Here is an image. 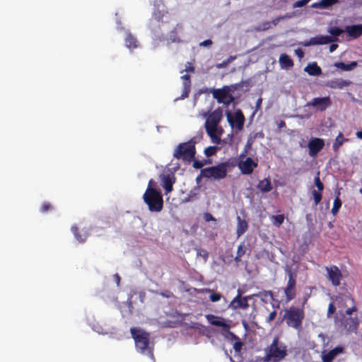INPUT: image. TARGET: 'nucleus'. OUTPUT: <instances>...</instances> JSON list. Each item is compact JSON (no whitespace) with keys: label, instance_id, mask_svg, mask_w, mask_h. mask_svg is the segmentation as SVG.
<instances>
[{"label":"nucleus","instance_id":"nucleus-12","mask_svg":"<svg viewBox=\"0 0 362 362\" xmlns=\"http://www.w3.org/2000/svg\"><path fill=\"white\" fill-rule=\"evenodd\" d=\"M332 105V100L329 96L322 98H314L306 105L308 107H313L317 110L323 112Z\"/></svg>","mask_w":362,"mask_h":362},{"label":"nucleus","instance_id":"nucleus-55","mask_svg":"<svg viewBox=\"0 0 362 362\" xmlns=\"http://www.w3.org/2000/svg\"><path fill=\"white\" fill-rule=\"evenodd\" d=\"M278 127L279 129H282L284 127H286V123L284 121L281 120L280 122L278 124Z\"/></svg>","mask_w":362,"mask_h":362},{"label":"nucleus","instance_id":"nucleus-23","mask_svg":"<svg viewBox=\"0 0 362 362\" xmlns=\"http://www.w3.org/2000/svg\"><path fill=\"white\" fill-rule=\"evenodd\" d=\"M305 71L310 76H319L322 74L321 68L317 64L316 62H313L312 64H309L305 68Z\"/></svg>","mask_w":362,"mask_h":362},{"label":"nucleus","instance_id":"nucleus-25","mask_svg":"<svg viewBox=\"0 0 362 362\" xmlns=\"http://www.w3.org/2000/svg\"><path fill=\"white\" fill-rule=\"evenodd\" d=\"M257 188L262 192H269L272 189V185L271 181L268 178H264L262 180H260L257 185Z\"/></svg>","mask_w":362,"mask_h":362},{"label":"nucleus","instance_id":"nucleus-26","mask_svg":"<svg viewBox=\"0 0 362 362\" xmlns=\"http://www.w3.org/2000/svg\"><path fill=\"white\" fill-rule=\"evenodd\" d=\"M279 63L282 68H289L293 66V60L286 54H281L279 57Z\"/></svg>","mask_w":362,"mask_h":362},{"label":"nucleus","instance_id":"nucleus-44","mask_svg":"<svg viewBox=\"0 0 362 362\" xmlns=\"http://www.w3.org/2000/svg\"><path fill=\"white\" fill-rule=\"evenodd\" d=\"M336 312V308L333 303H330L328 306L327 310V317H329L331 315L334 314Z\"/></svg>","mask_w":362,"mask_h":362},{"label":"nucleus","instance_id":"nucleus-48","mask_svg":"<svg viewBox=\"0 0 362 362\" xmlns=\"http://www.w3.org/2000/svg\"><path fill=\"white\" fill-rule=\"evenodd\" d=\"M243 346L241 341H237L233 344V349L235 351H240Z\"/></svg>","mask_w":362,"mask_h":362},{"label":"nucleus","instance_id":"nucleus-2","mask_svg":"<svg viewBox=\"0 0 362 362\" xmlns=\"http://www.w3.org/2000/svg\"><path fill=\"white\" fill-rule=\"evenodd\" d=\"M198 141V138L192 137L187 142L179 144L173 152L174 158L184 162L191 163L195 158V145Z\"/></svg>","mask_w":362,"mask_h":362},{"label":"nucleus","instance_id":"nucleus-43","mask_svg":"<svg viewBox=\"0 0 362 362\" xmlns=\"http://www.w3.org/2000/svg\"><path fill=\"white\" fill-rule=\"evenodd\" d=\"M192 161H193V167L196 169L202 168L206 163V160L200 161L198 160H195V158Z\"/></svg>","mask_w":362,"mask_h":362},{"label":"nucleus","instance_id":"nucleus-39","mask_svg":"<svg viewBox=\"0 0 362 362\" xmlns=\"http://www.w3.org/2000/svg\"><path fill=\"white\" fill-rule=\"evenodd\" d=\"M312 194L313 196L315 205L317 206L322 200V192L313 189L312 191Z\"/></svg>","mask_w":362,"mask_h":362},{"label":"nucleus","instance_id":"nucleus-64","mask_svg":"<svg viewBox=\"0 0 362 362\" xmlns=\"http://www.w3.org/2000/svg\"><path fill=\"white\" fill-rule=\"evenodd\" d=\"M182 78L183 79H185V80H188V81H189V78H190V77H189V75H187V74H185V75L182 76Z\"/></svg>","mask_w":362,"mask_h":362},{"label":"nucleus","instance_id":"nucleus-40","mask_svg":"<svg viewBox=\"0 0 362 362\" xmlns=\"http://www.w3.org/2000/svg\"><path fill=\"white\" fill-rule=\"evenodd\" d=\"M53 209V206L49 203L45 202L42 204L40 211L41 213H47Z\"/></svg>","mask_w":362,"mask_h":362},{"label":"nucleus","instance_id":"nucleus-32","mask_svg":"<svg viewBox=\"0 0 362 362\" xmlns=\"http://www.w3.org/2000/svg\"><path fill=\"white\" fill-rule=\"evenodd\" d=\"M247 248L243 243H241L238 247L236 252V256L234 258L235 262L238 263L241 261V258L245 255Z\"/></svg>","mask_w":362,"mask_h":362},{"label":"nucleus","instance_id":"nucleus-11","mask_svg":"<svg viewBox=\"0 0 362 362\" xmlns=\"http://www.w3.org/2000/svg\"><path fill=\"white\" fill-rule=\"evenodd\" d=\"M327 272V279L332 283L334 286H339L341 284L342 274L340 269L336 265L325 267Z\"/></svg>","mask_w":362,"mask_h":362},{"label":"nucleus","instance_id":"nucleus-60","mask_svg":"<svg viewBox=\"0 0 362 362\" xmlns=\"http://www.w3.org/2000/svg\"><path fill=\"white\" fill-rule=\"evenodd\" d=\"M270 24H271L270 22H267V23H264V25H264L263 30H267V29L269 28H270Z\"/></svg>","mask_w":362,"mask_h":362},{"label":"nucleus","instance_id":"nucleus-45","mask_svg":"<svg viewBox=\"0 0 362 362\" xmlns=\"http://www.w3.org/2000/svg\"><path fill=\"white\" fill-rule=\"evenodd\" d=\"M308 2L306 1V0H298L294 2L293 4V8H299L303 7L305 6Z\"/></svg>","mask_w":362,"mask_h":362},{"label":"nucleus","instance_id":"nucleus-47","mask_svg":"<svg viewBox=\"0 0 362 362\" xmlns=\"http://www.w3.org/2000/svg\"><path fill=\"white\" fill-rule=\"evenodd\" d=\"M276 316V311L273 310L269 315L268 317L266 320V322L268 323H270L272 321H273L275 319Z\"/></svg>","mask_w":362,"mask_h":362},{"label":"nucleus","instance_id":"nucleus-18","mask_svg":"<svg viewBox=\"0 0 362 362\" xmlns=\"http://www.w3.org/2000/svg\"><path fill=\"white\" fill-rule=\"evenodd\" d=\"M205 317L208 322L210 323L211 325L221 327L225 329H229L230 327L229 325L227 324L225 322V320L221 317H218L212 314L206 315Z\"/></svg>","mask_w":362,"mask_h":362},{"label":"nucleus","instance_id":"nucleus-4","mask_svg":"<svg viewBox=\"0 0 362 362\" xmlns=\"http://www.w3.org/2000/svg\"><path fill=\"white\" fill-rule=\"evenodd\" d=\"M305 317V312L303 308L291 306L285 310L283 320L286 325L298 331L303 329V321Z\"/></svg>","mask_w":362,"mask_h":362},{"label":"nucleus","instance_id":"nucleus-3","mask_svg":"<svg viewBox=\"0 0 362 362\" xmlns=\"http://www.w3.org/2000/svg\"><path fill=\"white\" fill-rule=\"evenodd\" d=\"M223 117L222 110L218 107L211 112L207 117L205 122V129L208 135L214 143L218 144L221 142V138L218 135V125Z\"/></svg>","mask_w":362,"mask_h":362},{"label":"nucleus","instance_id":"nucleus-53","mask_svg":"<svg viewBox=\"0 0 362 362\" xmlns=\"http://www.w3.org/2000/svg\"><path fill=\"white\" fill-rule=\"evenodd\" d=\"M262 102V99L261 98L257 99V100L256 101V110H259L260 108Z\"/></svg>","mask_w":362,"mask_h":362},{"label":"nucleus","instance_id":"nucleus-37","mask_svg":"<svg viewBox=\"0 0 362 362\" xmlns=\"http://www.w3.org/2000/svg\"><path fill=\"white\" fill-rule=\"evenodd\" d=\"M344 32H345V29L342 30L337 27H332V28H330L329 30V33L332 35L331 37H335V38H337V37L339 36Z\"/></svg>","mask_w":362,"mask_h":362},{"label":"nucleus","instance_id":"nucleus-5","mask_svg":"<svg viewBox=\"0 0 362 362\" xmlns=\"http://www.w3.org/2000/svg\"><path fill=\"white\" fill-rule=\"evenodd\" d=\"M143 199L150 211L160 212L163 208V199L160 190L147 188L143 195Z\"/></svg>","mask_w":362,"mask_h":362},{"label":"nucleus","instance_id":"nucleus-41","mask_svg":"<svg viewBox=\"0 0 362 362\" xmlns=\"http://www.w3.org/2000/svg\"><path fill=\"white\" fill-rule=\"evenodd\" d=\"M216 151V146H209L204 149V154L207 157L212 156L214 154H215Z\"/></svg>","mask_w":362,"mask_h":362},{"label":"nucleus","instance_id":"nucleus-62","mask_svg":"<svg viewBox=\"0 0 362 362\" xmlns=\"http://www.w3.org/2000/svg\"><path fill=\"white\" fill-rule=\"evenodd\" d=\"M356 135L358 139H362V132H357Z\"/></svg>","mask_w":362,"mask_h":362},{"label":"nucleus","instance_id":"nucleus-31","mask_svg":"<svg viewBox=\"0 0 362 362\" xmlns=\"http://www.w3.org/2000/svg\"><path fill=\"white\" fill-rule=\"evenodd\" d=\"M203 292L210 293L209 299L211 302H217L221 299L222 295L219 293H215L214 290L211 288H204Z\"/></svg>","mask_w":362,"mask_h":362},{"label":"nucleus","instance_id":"nucleus-50","mask_svg":"<svg viewBox=\"0 0 362 362\" xmlns=\"http://www.w3.org/2000/svg\"><path fill=\"white\" fill-rule=\"evenodd\" d=\"M189 87H185V89H184V91L182 93V94L181 95V98L183 99V98H187L188 95H189Z\"/></svg>","mask_w":362,"mask_h":362},{"label":"nucleus","instance_id":"nucleus-21","mask_svg":"<svg viewBox=\"0 0 362 362\" xmlns=\"http://www.w3.org/2000/svg\"><path fill=\"white\" fill-rule=\"evenodd\" d=\"M237 221L238 224L236 234L238 238H239L247 231L248 228V224L245 220L242 219L239 216H237Z\"/></svg>","mask_w":362,"mask_h":362},{"label":"nucleus","instance_id":"nucleus-10","mask_svg":"<svg viewBox=\"0 0 362 362\" xmlns=\"http://www.w3.org/2000/svg\"><path fill=\"white\" fill-rule=\"evenodd\" d=\"M227 119L232 128L235 127L239 131L243 129L245 119L241 110L238 109L235 112L234 115H233L230 112H228Z\"/></svg>","mask_w":362,"mask_h":362},{"label":"nucleus","instance_id":"nucleus-54","mask_svg":"<svg viewBox=\"0 0 362 362\" xmlns=\"http://www.w3.org/2000/svg\"><path fill=\"white\" fill-rule=\"evenodd\" d=\"M337 47H338V45L337 44H332L329 46V52H333L334 51H335L337 49Z\"/></svg>","mask_w":362,"mask_h":362},{"label":"nucleus","instance_id":"nucleus-13","mask_svg":"<svg viewBox=\"0 0 362 362\" xmlns=\"http://www.w3.org/2000/svg\"><path fill=\"white\" fill-rule=\"evenodd\" d=\"M238 166L243 175H250L253 172L254 168L257 167V163L250 157H247L245 160L240 161Z\"/></svg>","mask_w":362,"mask_h":362},{"label":"nucleus","instance_id":"nucleus-63","mask_svg":"<svg viewBox=\"0 0 362 362\" xmlns=\"http://www.w3.org/2000/svg\"><path fill=\"white\" fill-rule=\"evenodd\" d=\"M243 291H242L240 288H238V289L237 290V295H236V296H242V295H243Z\"/></svg>","mask_w":362,"mask_h":362},{"label":"nucleus","instance_id":"nucleus-7","mask_svg":"<svg viewBox=\"0 0 362 362\" xmlns=\"http://www.w3.org/2000/svg\"><path fill=\"white\" fill-rule=\"evenodd\" d=\"M284 271L288 275V282L284 288V293L286 296V302H289L294 299L296 296V272H293L292 269L286 266Z\"/></svg>","mask_w":362,"mask_h":362},{"label":"nucleus","instance_id":"nucleus-51","mask_svg":"<svg viewBox=\"0 0 362 362\" xmlns=\"http://www.w3.org/2000/svg\"><path fill=\"white\" fill-rule=\"evenodd\" d=\"M355 311H356V307L354 305H353V306H352L351 308H348V309L346 310V314L347 315H352V313H353L354 312H355Z\"/></svg>","mask_w":362,"mask_h":362},{"label":"nucleus","instance_id":"nucleus-52","mask_svg":"<svg viewBox=\"0 0 362 362\" xmlns=\"http://www.w3.org/2000/svg\"><path fill=\"white\" fill-rule=\"evenodd\" d=\"M283 18H284V17H283V16H279V17L276 18L275 19H274V20L271 22V23H272L274 25H277V23H279V21L280 20L283 19Z\"/></svg>","mask_w":362,"mask_h":362},{"label":"nucleus","instance_id":"nucleus-49","mask_svg":"<svg viewBox=\"0 0 362 362\" xmlns=\"http://www.w3.org/2000/svg\"><path fill=\"white\" fill-rule=\"evenodd\" d=\"M212 44H213V42H212V41L211 40H206L202 42L199 44V46H201V47H208V46H211Z\"/></svg>","mask_w":362,"mask_h":362},{"label":"nucleus","instance_id":"nucleus-9","mask_svg":"<svg viewBox=\"0 0 362 362\" xmlns=\"http://www.w3.org/2000/svg\"><path fill=\"white\" fill-rule=\"evenodd\" d=\"M286 355V350L278 346L277 341L275 339L270 345L269 351L264 358L267 362H269L273 359L274 362H276L284 358Z\"/></svg>","mask_w":362,"mask_h":362},{"label":"nucleus","instance_id":"nucleus-20","mask_svg":"<svg viewBox=\"0 0 362 362\" xmlns=\"http://www.w3.org/2000/svg\"><path fill=\"white\" fill-rule=\"evenodd\" d=\"M343 347L337 346L322 356L323 362H332V360L339 354L343 352Z\"/></svg>","mask_w":362,"mask_h":362},{"label":"nucleus","instance_id":"nucleus-29","mask_svg":"<svg viewBox=\"0 0 362 362\" xmlns=\"http://www.w3.org/2000/svg\"><path fill=\"white\" fill-rule=\"evenodd\" d=\"M125 45L129 49L136 48L138 47V41L134 35L129 33L125 38Z\"/></svg>","mask_w":362,"mask_h":362},{"label":"nucleus","instance_id":"nucleus-36","mask_svg":"<svg viewBox=\"0 0 362 362\" xmlns=\"http://www.w3.org/2000/svg\"><path fill=\"white\" fill-rule=\"evenodd\" d=\"M341 206V202L340 199L339 197H336L335 199L334 200L333 206L332 209V213L333 214V215H336L338 213Z\"/></svg>","mask_w":362,"mask_h":362},{"label":"nucleus","instance_id":"nucleus-56","mask_svg":"<svg viewBox=\"0 0 362 362\" xmlns=\"http://www.w3.org/2000/svg\"><path fill=\"white\" fill-rule=\"evenodd\" d=\"M296 53L299 57H302L303 56V52L300 49H296Z\"/></svg>","mask_w":362,"mask_h":362},{"label":"nucleus","instance_id":"nucleus-8","mask_svg":"<svg viewBox=\"0 0 362 362\" xmlns=\"http://www.w3.org/2000/svg\"><path fill=\"white\" fill-rule=\"evenodd\" d=\"M212 95L218 103H223L226 105H229L235 100L233 95L230 93L228 86H224L221 88L214 89Z\"/></svg>","mask_w":362,"mask_h":362},{"label":"nucleus","instance_id":"nucleus-34","mask_svg":"<svg viewBox=\"0 0 362 362\" xmlns=\"http://www.w3.org/2000/svg\"><path fill=\"white\" fill-rule=\"evenodd\" d=\"M255 297L260 298L262 300L265 301V299L268 297L270 298V299H274V294L272 291H263L261 292H259L258 293H255Z\"/></svg>","mask_w":362,"mask_h":362},{"label":"nucleus","instance_id":"nucleus-42","mask_svg":"<svg viewBox=\"0 0 362 362\" xmlns=\"http://www.w3.org/2000/svg\"><path fill=\"white\" fill-rule=\"evenodd\" d=\"M245 82L241 81L240 83H235L230 86H228V88H230V93L232 94L235 90H238L241 88H243Z\"/></svg>","mask_w":362,"mask_h":362},{"label":"nucleus","instance_id":"nucleus-1","mask_svg":"<svg viewBox=\"0 0 362 362\" xmlns=\"http://www.w3.org/2000/svg\"><path fill=\"white\" fill-rule=\"evenodd\" d=\"M132 337L134 340L136 350L149 356L154 360L153 344L150 342V334L146 331L136 327L130 329Z\"/></svg>","mask_w":362,"mask_h":362},{"label":"nucleus","instance_id":"nucleus-57","mask_svg":"<svg viewBox=\"0 0 362 362\" xmlns=\"http://www.w3.org/2000/svg\"><path fill=\"white\" fill-rule=\"evenodd\" d=\"M114 277H115V281H116V282H117V285H119V282H120V276H119V274H115L114 275Z\"/></svg>","mask_w":362,"mask_h":362},{"label":"nucleus","instance_id":"nucleus-27","mask_svg":"<svg viewBox=\"0 0 362 362\" xmlns=\"http://www.w3.org/2000/svg\"><path fill=\"white\" fill-rule=\"evenodd\" d=\"M346 141H348V139H344L343 134L341 132H339V134L337 135V136L336 137V139L333 143V145H332L334 151L337 152L339 151V148Z\"/></svg>","mask_w":362,"mask_h":362},{"label":"nucleus","instance_id":"nucleus-46","mask_svg":"<svg viewBox=\"0 0 362 362\" xmlns=\"http://www.w3.org/2000/svg\"><path fill=\"white\" fill-rule=\"evenodd\" d=\"M204 218L206 222L216 221V218L209 213H205L204 214Z\"/></svg>","mask_w":362,"mask_h":362},{"label":"nucleus","instance_id":"nucleus-15","mask_svg":"<svg viewBox=\"0 0 362 362\" xmlns=\"http://www.w3.org/2000/svg\"><path fill=\"white\" fill-rule=\"evenodd\" d=\"M228 308L233 310L238 309L247 310L249 308V303H247L246 298L236 296L229 303Z\"/></svg>","mask_w":362,"mask_h":362},{"label":"nucleus","instance_id":"nucleus-22","mask_svg":"<svg viewBox=\"0 0 362 362\" xmlns=\"http://www.w3.org/2000/svg\"><path fill=\"white\" fill-rule=\"evenodd\" d=\"M359 325L357 317H349L345 320V327L349 332H356Z\"/></svg>","mask_w":362,"mask_h":362},{"label":"nucleus","instance_id":"nucleus-17","mask_svg":"<svg viewBox=\"0 0 362 362\" xmlns=\"http://www.w3.org/2000/svg\"><path fill=\"white\" fill-rule=\"evenodd\" d=\"M175 182L174 175H163L161 178V185L166 193L171 192L173 190V184Z\"/></svg>","mask_w":362,"mask_h":362},{"label":"nucleus","instance_id":"nucleus-19","mask_svg":"<svg viewBox=\"0 0 362 362\" xmlns=\"http://www.w3.org/2000/svg\"><path fill=\"white\" fill-rule=\"evenodd\" d=\"M347 35L354 38H358L362 35V24L347 25L345 27Z\"/></svg>","mask_w":362,"mask_h":362},{"label":"nucleus","instance_id":"nucleus-58","mask_svg":"<svg viewBox=\"0 0 362 362\" xmlns=\"http://www.w3.org/2000/svg\"><path fill=\"white\" fill-rule=\"evenodd\" d=\"M154 184V182L153 180H150L149 182H148V187L147 188H151V189H155L153 185Z\"/></svg>","mask_w":362,"mask_h":362},{"label":"nucleus","instance_id":"nucleus-6","mask_svg":"<svg viewBox=\"0 0 362 362\" xmlns=\"http://www.w3.org/2000/svg\"><path fill=\"white\" fill-rule=\"evenodd\" d=\"M227 168L228 164L226 163H221L216 166L204 168L201 170L200 175L197 177V181L199 180L200 177L218 180L223 179L227 175Z\"/></svg>","mask_w":362,"mask_h":362},{"label":"nucleus","instance_id":"nucleus-28","mask_svg":"<svg viewBox=\"0 0 362 362\" xmlns=\"http://www.w3.org/2000/svg\"><path fill=\"white\" fill-rule=\"evenodd\" d=\"M357 66L356 62H351L350 64H345L344 62H336L334 66L340 69L343 71H351L353 70Z\"/></svg>","mask_w":362,"mask_h":362},{"label":"nucleus","instance_id":"nucleus-61","mask_svg":"<svg viewBox=\"0 0 362 362\" xmlns=\"http://www.w3.org/2000/svg\"><path fill=\"white\" fill-rule=\"evenodd\" d=\"M251 362H267V361L263 360L262 358H257L255 361H252Z\"/></svg>","mask_w":362,"mask_h":362},{"label":"nucleus","instance_id":"nucleus-35","mask_svg":"<svg viewBox=\"0 0 362 362\" xmlns=\"http://www.w3.org/2000/svg\"><path fill=\"white\" fill-rule=\"evenodd\" d=\"M71 229L72 233L74 234L75 238H76V240L78 242L83 243L86 240V237H87L86 235H85V234L83 235H80L78 233V228L77 226H73Z\"/></svg>","mask_w":362,"mask_h":362},{"label":"nucleus","instance_id":"nucleus-24","mask_svg":"<svg viewBox=\"0 0 362 362\" xmlns=\"http://www.w3.org/2000/svg\"><path fill=\"white\" fill-rule=\"evenodd\" d=\"M339 0H321L319 2H315L311 5L312 8H327L335 4H337Z\"/></svg>","mask_w":362,"mask_h":362},{"label":"nucleus","instance_id":"nucleus-30","mask_svg":"<svg viewBox=\"0 0 362 362\" xmlns=\"http://www.w3.org/2000/svg\"><path fill=\"white\" fill-rule=\"evenodd\" d=\"M351 82L344 79H335L331 81V87L333 88H343L349 86Z\"/></svg>","mask_w":362,"mask_h":362},{"label":"nucleus","instance_id":"nucleus-14","mask_svg":"<svg viewBox=\"0 0 362 362\" xmlns=\"http://www.w3.org/2000/svg\"><path fill=\"white\" fill-rule=\"evenodd\" d=\"M324 146L325 141L322 139H311L308 144L309 155L313 157L315 156L323 148Z\"/></svg>","mask_w":362,"mask_h":362},{"label":"nucleus","instance_id":"nucleus-33","mask_svg":"<svg viewBox=\"0 0 362 362\" xmlns=\"http://www.w3.org/2000/svg\"><path fill=\"white\" fill-rule=\"evenodd\" d=\"M272 223L276 227H280L284 221V215H274L272 216Z\"/></svg>","mask_w":362,"mask_h":362},{"label":"nucleus","instance_id":"nucleus-38","mask_svg":"<svg viewBox=\"0 0 362 362\" xmlns=\"http://www.w3.org/2000/svg\"><path fill=\"white\" fill-rule=\"evenodd\" d=\"M314 182L316 187L317 188V191L322 192L324 189V185L320 180L319 172L317 173L316 176L314 178Z\"/></svg>","mask_w":362,"mask_h":362},{"label":"nucleus","instance_id":"nucleus-16","mask_svg":"<svg viewBox=\"0 0 362 362\" xmlns=\"http://www.w3.org/2000/svg\"><path fill=\"white\" fill-rule=\"evenodd\" d=\"M337 40V38L330 37L329 35H317L310 39L309 42L305 44L306 46L316 45H327Z\"/></svg>","mask_w":362,"mask_h":362},{"label":"nucleus","instance_id":"nucleus-59","mask_svg":"<svg viewBox=\"0 0 362 362\" xmlns=\"http://www.w3.org/2000/svg\"><path fill=\"white\" fill-rule=\"evenodd\" d=\"M244 298H246L247 299V303H248V301L251 299H252L253 297H255V293L254 294H252V295H249V296H243Z\"/></svg>","mask_w":362,"mask_h":362}]
</instances>
